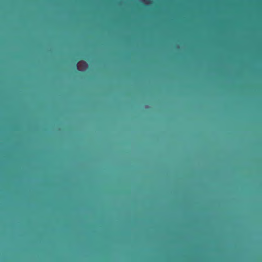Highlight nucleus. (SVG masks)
<instances>
[{
  "instance_id": "4",
  "label": "nucleus",
  "mask_w": 262,
  "mask_h": 262,
  "mask_svg": "<svg viewBox=\"0 0 262 262\" xmlns=\"http://www.w3.org/2000/svg\"><path fill=\"white\" fill-rule=\"evenodd\" d=\"M258 164H262L261 163H259Z\"/></svg>"
},
{
  "instance_id": "6",
  "label": "nucleus",
  "mask_w": 262,
  "mask_h": 262,
  "mask_svg": "<svg viewBox=\"0 0 262 262\" xmlns=\"http://www.w3.org/2000/svg\"><path fill=\"white\" fill-rule=\"evenodd\" d=\"M129 164H131L132 163H129Z\"/></svg>"
},
{
  "instance_id": "5",
  "label": "nucleus",
  "mask_w": 262,
  "mask_h": 262,
  "mask_svg": "<svg viewBox=\"0 0 262 262\" xmlns=\"http://www.w3.org/2000/svg\"><path fill=\"white\" fill-rule=\"evenodd\" d=\"M101 164H103L104 163H102Z\"/></svg>"
},
{
  "instance_id": "3",
  "label": "nucleus",
  "mask_w": 262,
  "mask_h": 262,
  "mask_svg": "<svg viewBox=\"0 0 262 262\" xmlns=\"http://www.w3.org/2000/svg\"><path fill=\"white\" fill-rule=\"evenodd\" d=\"M168 164V163L167 162H166L165 161L164 164Z\"/></svg>"
},
{
  "instance_id": "7",
  "label": "nucleus",
  "mask_w": 262,
  "mask_h": 262,
  "mask_svg": "<svg viewBox=\"0 0 262 262\" xmlns=\"http://www.w3.org/2000/svg\"><path fill=\"white\" fill-rule=\"evenodd\" d=\"M186 164H188L189 163H187Z\"/></svg>"
},
{
  "instance_id": "2",
  "label": "nucleus",
  "mask_w": 262,
  "mask_h": 262,
  "mask_svg": "<svg viewBox=\"0 0 262 262\" xmlns=\"http://www.w3.org/2000/svg\"><path fill=\"white\" fill-rule=\"evenodd\" d=\"M160 164H164V163H162V161H161Z\"/></svg>"
},
{
  "instance_id": "1",
  "label": "nucleus",
  "mask_w": 262,
  "mask_h": 262,
  "mask_svg": "<svg viewBox=\"0 0 262 262\" xmlns=\"http://www.w3.org/2000/svg\"><path fill=\"white\" fill-rule=\"evenodd\" d=\"M162 231H163V225H162V219L161 218V234H162ZM163 258H164V250H163V247L162 236H161V252H160L161 262H162Z\"/></svg>"
}]
</instances>
